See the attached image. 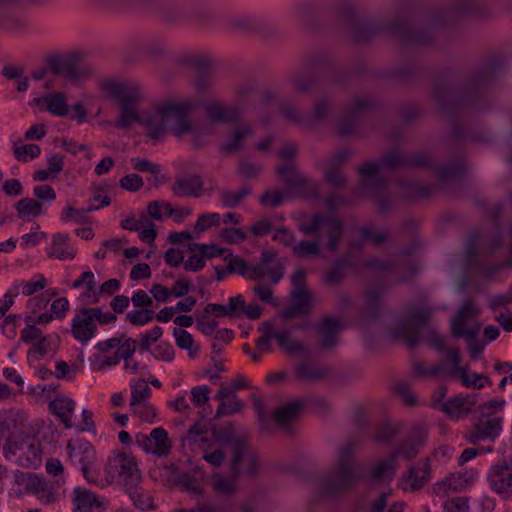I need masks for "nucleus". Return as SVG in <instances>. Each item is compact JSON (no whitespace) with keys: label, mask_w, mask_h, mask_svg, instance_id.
Listing matches in <instances>:
<instances>
[{"label":"nucleus","mask_w":512,"mask_h":512,"mask_svg":"<svg viewBox=\"0 0 512 512\" xmlns=\"http://www.w3.org/2000/svg\"><path fill=\"white\" fill-rule=\"evenodd\" d=\"M292 21L305 30L316 27V16L308 3L298 2L293 4L289 10Z\"/></svg>","instance_id":"obj_31"},{"label":"nucleus","mask_w":512,"mask_h":512,"mask_svg":"<svg viewBox=\"0 0 512 512\" xmlns=\"http://www.w3.org/2000/svg\"><path fill=\"white\" fill-rule=\"evenodd\" d=\"M341 322L339 319L330 316H324L316 326L318 335L317 349L329 351L335 349L340 341Z\"/></svg>","instance_id":"obj_18"},{"label":"nucleus","mask_w":512,"mask_h":512,"mask_svg":"<svg viewBox=\"0 0 512 512\" xmlns=\"http://www.w3.org/2000/svg\"><path fill=\"white\" fill-rule=\"evenodd\" d=\"M164 208L167 217L173 218L176 223H181L183 220L192 214V209L189 207H173L172 204L165 200H156L149 202L147 205V214L158 221L164 219L163 214H158L156 209Z\"/></svg>","instance_id":"obj_26"},{"label":"nucleus","mask_w":512,"mask_h":512,"mask_svg":"<svg viewBox=\"0 0 512 512\" xmlns=\"http://www.w3.org/2000/svg\"><path fill=\"white\" fill-rule=\"evenodd\" d=\"M106 90L120 106V116L115 127L126 130L133 123L146 127L147 116H141L137 108V103L142 100V93L137 85L112 82L106 85Z\"/></svg>","instance_id":"obj_6"},{"label":"nucleus","mask_w":512,"mask_h":512,"mask_svg":"<svg viewBox=\"0 0 512 512\" xmlns=\"http://www.w3.org/2000/svg\"><path fill=\"white\" fill-rule=\"evenodd\" d=\"M479 313L480 310L476 307L474 300L472 298L465 299L456 316L451 320L452 335L455 338H465L467 341L476 339L480 331V325L475 323L467 327L466 321Z\"/></svg>","instance_id":"obj_13"},{"label":"nucleus","mask_w":512,"mask_h":512,"mask_svg":"<svg viewBox=\"0 0 512 512\" xmlns=\"http://www.w3.org/2000/svg\"><path fill=\"white\" fill-rule=\"evenodd\" d=\"M291 188L305 199H317L319 197L317 184L304 177L298 179Z\"/></svg>","instance_id":"obj_54"},{"label":"nucleus","mask_w":512,"mask_h":512,"mask_svg":"<svg viewBox=\"0 0 512 512\" xmlns=\"http://www.w3.org/2000/svg\"><path fill=\"white\" fill-rule=\"evenodd\" d=\"M16 483L24 486L26 493L35 495L43 504H52L58 499L54 485L37 474L18 472Z\"/></svg>","instance_id":"obj_14"},{"label":"nucleus","mask_w":512,"mask_h":512,"mask_svg":"<svg viewBox=\"0 0 512 512\" xmlns=\"http://www.w3.org/2000/svg\"><path fill=\"white\" fill-rule=\"evenodd\" d=\"M71 501L73 503V512H92L93 507L100 506L96 495L82 487L74 488Z\"/></svg>","instance_id":"obj_34"},{"label":"nucleus","mask_w":512,"mask_h":512,"mask_svg":"<svg viewBox=\"0 0 512 512\" xmlns=\"http://www.w3.org/2000/svg\"><path fill=\"white\" fill-rule=\"evenodd\" d=\"M71 286L73 288L85 287L86 291L83 293V295L87 298L92 299L94 289L96 288V281H95V276H94L93 272L92 271L83 272L75 281H73Z\"/></svg>","instance_id":"obj_60"},{"label":"nucleus","mask_w":512,"mask_h":512,"mask_svg":"<svg viewBox=\"0 0 512 512\" xmlns=\"http://www.w3.org/2000/svg\"><path fill=\"white\" fill-rule=\"evenodd\" d=\"M173 193L182 198H198L203 194V181L199 175L177 177L172 185Z\"/></svg>","instance_id":"obj_25"},{"label":"nucleus","mask_w":512,"mask_h":512,"mask_svg":"<svg viewBox=\"0 0 512 512\" xmlns=\"http://www.w3.org/2000/svg\"><path fill=\"white\" fill-rule=\"evenodd\" d=\"M401 191L404 198L408 200H425L438 189L437 185H427L419 182H402Z\"/></svg>","instance_id":"obj_36"},{"label":"nucleus","mask_w":512,"mask_h":512,"mask_svg":"<svg viewBox=\"0 0 512 512\" xmlns=\"http://www.w3.org/2000/svg\"><path fill=\"white\" fill-rule=\"evenodd\" d=\"M75 402L71 398L58 397L49 403V410L57 416L66 429L73 427L72 416Z\"/></svg>","instance_id":"obj_32"},{"label":"nucleus","mask_w":512,"mask_h":512,"mask_svg":"<svg viewBox=\"0 0 512 512\" xmlns=\"http://www.w3.org/2000/svg\"><path fill=\"white\" fill-rule=\"evenodd\" d=\"M502 67L503 64L495 59L487 61L478 71L466 78L459 91L446 84H438L433 91L434 102L446 115H461L483 108L484 92Z\"/></svg>","instance_id":"obj_2"},{"label":"nucleus","mask_w":512,"mask_h":512,"mask_svg":"<svg viewBox=\"0 0 512 512\" xmlns=\"http://www.w3.org/2000/svg\"><path fill=\"white\" fill-rule=\"evenodd\" d=\"M374 102L370 99H359L347 110L344 120L338 127V133L341 136H347L357 131V127L362 119L365 117L366 112L373 106Z\"/></svg>","instance_id":"obj_21"},{"label":"nucleus","mask_w":512,"mask_h":512,"mask_svg":"<svg viewBox=\"0 0 512 512\" xmlns=\"http://www.w3.org/2000/svg\"><path fill=\"white\" fill-rule=\"evenodd\" d=\"M252 133L249 125H241L234 130L232 136L221 145V151L225 153H234L241 150L244 146V139Z\"/></svg>","instance_id":"obj_44"},{"label":"nucleus","mask_w":512,"mask_h":512,"mask_svg":"<svg viewBox=\"0 0 512 512\" xmlns=\"http://www.w3.org/2000/svg\"><path fill=\"white\" fill-rule=\"evenodd\" d=\"M292 303H294L304 314H310L312 309L311 294L307 289H297L291 292Z\"/></svg>","instance_id":"obj_58"},{"label":"nucleus","mask_w":512,"mask_h":512,"mask_svg":"<svg viewBox=\"0 0 512 512\" xmlns=\"http://www.w3.org/2000/svg\"><path fill=\"white\" fill-rule=\"evenodd\" d=\"M330 64V58L324 53H316L309 56L301 70L297 71L290 77V82L298 92H308L315 83L314 73L326 68Z\"/></svg>","instance_id":"obj_12"},{"label":"nucleus","mask_w":512,"mask_h":512,"mask_svg":"<svg viewBox=\"0 0 512 512\" xmlns=\"http://www.w3.org/2000/svg\"><path fill=\"white\" fill-rule=\"evenodd\" d=\"M480 11L478 0H447L414 13L405 3L393 6L387 14L368 21L357 7L347 1L335 6V13L347 29L350 40L365 44L375 37L390 35L415 46L432 45L438 33Z\"/></svg>","instance_id":"obj_1"},{"label":"nucleus","mask_w":512,"mask_h":512,"mask_svg":"<svg viewBox=\"0 0 512 512\" xmlns=\"http://www.w3.org/2000/svg\"><path fill=\"white\" fill-rule=\"evenodd\" d=\"M226 22L241 31L256 32L263 26V20L256 16L238 15L231 19H227Z\"/></svg>","instance_id":"obj_47"},{"label":"nucleus","mask_w":512,"mask_h":512,"mask_svg":"<svg viewBox=\"0 0 512 512\" xmlns=\"http://www.w3.org/2000/svg\"><path fill=\"white\" fill-rule=\"evenodd\" d=\"M13 152L18 161L28 162L41 154V148L36 144L15 145Z\"/></svg>","instance_id":"obj_57"},{"label":"nucleus","mask_w":512,"mask_h":512,"mask_svg":"<svg viewBox=\"0 0 512 512\" xmlns=\"http://www.w3.org/2000/svg\"><path fill=\"white\" fill-rule=\"evenodd\" d=\"M195 107L193 101L169 100L155 107L147 115V135L151 139H162L168 132L180 138L192 131L190 114Z\"/></svg>","instance_id":"obj_5"},{"label":"nucleus","mask_w":512,"mask_h":512,"mask_svg":"<svg viewBox=\"0 0 512 512\" xmlns=\"http://www.w3.org/2000/svg\"><path fill=\"white\" fill-rule=\"evenodd\" d=\"M236 298L239 299L240 304H238L239 308L236 312L235 319L246 317L249 320H257L261 317L263 309L260 305L256 303L246 305L244 296L242 294L236 295Z\"/></svg>","instance_id":"obj_53"},{"label":"nucleus","mask_w":512,"mask_h":512,"mask_svg":"<svg viewBox=\"0 0 512 512\" xmlns=\"http://www.w3.org/2000/svg\"><path fill=\"white\" fill-rule=\"evenodd\" d=\"M190 19L195 25L205 30L218 29L223 26L227 20L222 13L208 7L194 10L190 15Z\"/></svg>","instance_id":"obj_28"},{"label":"nucleus","mask_w":512,"mask_h":512,"mask_svg":"<svg viewBox=\"0 0 512 512\" xmlns=\"http://www.w3.org/2000/svg\"><path fill=\"white\" fill-rule=\"evenodd\" d=\"M292 253L300 259L316 258L321 254L320 235L314 240H301L292 246Z\"/></svg>","instance_id":"obj_42"},{"label":"nucleus","mask_w":512,"mask_h":512,"mask_svg":"<svg viewBox=\"0 0 512 512\" xmlns=\"http://www.w3.org/2000/svg\"><path fill=\"white\" fill-rule=\"evenodd\" d=\"M49 68L54 75H61L72 82L78 81L84 75V71L78 67L74 56L53 57L49 60Z\"/></svg>","instance_id":"obj_27"},{"label":"nucleus","mask_w":512,"mask_h":512,"mask_svg":"<svg viewBox=\"0 0 512 512\" xmlns=\"http://www.w3.org/2000/svg\"><path fill=\"white\" fill-rule=\"evenodd\" d=\"M173 335L175 337L176 345L180 349L188 351L189 358L194 359L199 355L200 346L195 344L190 332L185 329L174 328Z\"/></svg>","instance_id":"obj_46"},{"label":"nucleus","mask_w":512,"mask_h":512,"mask_svg":"<svg viewBox=\"0 0 512 512\" xmlns=\"http://www.w3.org/2000/svg\"><path fill=\"white\" fill-rule=\"evenodd\" d=\"M22 285L21 292L25 296H31L35 294L36 292L43 290L46 285L47 281L43 274H35L29 281H20Z\"/></svg>","instance_id":"obj_61"},{"label":"nucleus","mask_w":512,"mask_h":512,"mask_svg":"<svg viewBox=\"0 0 512 512\" xmlns=\"http://www.w3.org/2000/svg\"><path fill=\"white\" fill-rule=\"evenodd\" d=\"M428 430L425 424L416 423L412 426L410 434L403 439L391 454L396 460L398 457L412 459L417 456L420 448L425 444Z\"/></svg>","instance_id":"obj_17"},{"label":"nucleus","mask_w":512,"mask_h":512,"mask_svg":"<svg viewBox=\"0 0 512 512\" xmlns=\"http://www.w3.org/2000/svg\"><path fill=\"white\" fill-rule=\"evenodd\" d=\"M436 310L424 301L410 303L401 317V326L396 335L404 339L409 347H414L421 340L419 328L429 321Z\"/></svg>","instance_id":"obj_7"},{"label":"nucleus","mask_w":512,"mask_h":512,"mask_svg":"<svg viewBox=\"0 0 512 512\" xmlns=\"http://www.w3.org/2000/svg\"><path fill=\"white\" fill-rule=\"evenodd\" d=\"M125 492L129 495L134 506L142 511L154 510L156 505L153 502V497L146 491L136 486L131 490L125 489Z\"/></svg>","instance_id":"obj_48"},{"label":"nucleus","mask_w":512,"mask_h":512,"mask_svg":"<svg viewBox=\"0 0 512 512\" xmlns=\"http://www.w3.org/2000/svg\"><path fill=\"white\" fill-rule=\"evenodd\" d=\"M353 266L352 253H345L342 257L336 259L326 270L323 276L324 284L330 287L339 285L345 276V269L353 268Z\"/></svg>","instance_id":"obj_30"},{"label":"nucleus","mask_w":512,"mask_h":512,"mask_svg":"<svg viewBox=\"0 0 512 512\" xmlns=\"http://www.w3.org/2000/svg\"><path fill=\"white\" fill-rule=\"evenodd\" d=\"M227 272L251 279L252 266H249L248 263L239 256H231L227 265Z\"/></svg>","instance_id":"obj_59"},{"label":"nucleus","mask_w":512,"mask_h":512,"mask_svg":"<svg viewBox=\"0 0 512 512\" xmlns=\"http://www.w3.org/2000/svg\"><path fill=\"white\" fill-rule=\"evenodd\" d=\"M327 374V369L318 364H312L306 360L300 362L295 367V376L302 381H317L323 379Z\"/></svg>","instance_id":"obj_39"},{"label":"nucleus","mask_w":512,"mask_h":512,"mask_svg":"<svg viewBox=\"0 0 512 512\" xmlns=\"http://www.w3.org/2000/svg\"><path fill=\"white\" fill-rule=\"evenodd\" d=\"M303 407L304 404L301 401L285 403L274 411L273 420L278 426L286 427L298 418Z\"/></svg>","instance_id":"obj_33"},{"label":"nucleus","mask_w":512,"mask_h":512,"mask_svg":"<svg viewBox=\"0 0 512 512\" xmlns=\"http://www.w3.org/2000/svg\"><path fill=\"white\" fill-rule=\"evenodd\" d=\"M3 454L8 461L25 468H36L41 465V444L31 436L8 437L3 446Z\"/></svg>","instance_id":"obj_8"},{"label":"nucleus","mask_w":512,"mask_h":512,"mask_svg":"<svg viewBox=\"0 0 512 512\" xmlns=\"http://www.w3.org/2000/svg\"><path fill=\"white\" fill-rule=\"evenodd\" d=\"M396 167H425L435 171L439 182L444 183L461 179L466 170V163L463 159H458L450 165L440 168L427 153L418 152L407 155L391 151L377 162H366L359 166L358 172L361 176L370 178V184L376 189L383 190L387 186V181L379 177V172L386 168ZM363 185H369L368 181L365 180Z\"/></svg>","instance_id":"obj_3"},{"label":"nucleus","mask_w":512,"mask_h":512,"mask_svg":"<svg viewBox=\"0 0 512 512\" xmlns=\"http://www.w3.org/2000/svg\"><path fill=\"white\" fill-rule=\"evenodd\" d=\"M40 103H45L46 110L52 115L57 117H63L68 114V105L64 94L62 93H50L44 98L35 99Z\"/></svg>","instance_id":"obj_40"},{"label":"nucleus","mask_w":512,"mask_h":512,"mask_svg":"<svg viewBox=\"0 0 512 512\" xmlns=\"http://www.w3.org/2000/svg\"><path fill=\"white\" fill-rule=\"evenodd\" d=\"M330 110V103L325 100H319L312 111L311 114L305 115V127L312 128L319 123L323 122Z\"/></svg>","instance_id":"obj_52"},{"label":"nucleus","mask_w":512,"mask_h":512,"mask_svg":"<svg viewBox=\"0 0 512 512\" xmlns=\"http://www.w3.org/2000/svg\"><path fill=\"white\" fill-rule=\"evenodd\" d=\"M111 203L110 197L103 198L102 202L98 205L88 204L86 208H73L67 207L61 214V221H74L76 223H83L86 219V214L98 210L103 207L109 206Z\"/></svg>","instance_id":"obj_38"},{"label":"nucleus","mask_w":512,"mask_h":512,"mask_svg":"<svg viewBox=\"0 0 512 512\" xmlns=\"http://www.w3.org/2000/svg\"><path fill=\"white\" fill-rule=\"evenodd\" d=\"M248 457L250 467L247 471L249 475H254L256 473V463L255 459L248 455V447L244 441L237 440L233 444V457L231 460V470L233 475L236 477L241 474L240 464Z\"/></svg>","instance_id":"obj_35"},{"label":"nucleus","mask_w":512,"mask_h":512,"mask_svg":"<svg viewBox=\"0 0 512 512\" xmlns=\"http://www.w3.org/2000/svg\"><path fill=\"white\" fill-rule=\"evenodd\" d=\"M66 449L71 462L80 466L84 477L88 479L90 466L95 461L93 446L87 441H78L77 443L69 442Z\"/></svg>","instance_id":"obj_22"},{"label":"nucleus","mask_w":512,"mask_h":512,"mask_svg":"<svg viewBox=\"0 0 512 512\" xmlns=\"http://www.w3.org/2000/svg\"><path fill=\"white\" fill-rule=\"evenodd\" d=\"M502 422V417H483L465 434V439L474 445L486 440L494 442L502 431Z\"/></svg>","instance_id":"obj_19"},{"label":"nucleus","mask_w":512,"mask_h":512,"mask_svg":"<svg viewBox=\"0 0 512 512\" xmlns=\"http://www.w3.org/2000/svg\"><path fill=\"white\" fill-rule=\"evenodd\" d=\"M18 218L29 221L32 217L43 213L42 204L33 198H22L15 205Z\"/></svg>","instance_id":"obj_45"},{"label":"nucleus","mask_w":512,"mask_h":512,"mask_svg":"<svg viewBox=\"0 0 512 512\" xmlns=\"http://www.w3.org/2000/svg\"><path fill=\"white\" fill-rule=\"evenodd\" d=\"M151 439L153 444V454L157 457L167 456L172 448L171 440L167 431L162 427H157L151 431Z\"/></svg>","instance_id":"obj_43"},{"label":"nucleus","mask_w":512,"mask_h":512,"mask_svg":"<svg viewBox=\"0 0 512 512\" xmlns=\"http://www.w3.org/2000/svg\"><path fill=\"white\" fill-rule=\"evenodd\" d=\"M238 304H240L239 299L236 296L229 297L228 304H218V303H209L203 309V314L205 316H209V314H214L216 317H228L234 318L236 312L238 311Z\"/></svg>","instance_id":"obj_41"},{"label":"nucleus","mask_w":512,"mask_h":512,"mask_svg":"<svg viewBox=\"0 0 512 512\" xmlns=\"http://www.w3.org/2000/svg\"><path fill=\"white\" fill-rule=\"evenodd\" d=\"M479 235L473 233L470 235L464 247L465 262L464 268L466 271H471L479 265L477 258V246Z\"/></svg>","instance_id":"obj_50"},{"label":"nucleus","mask_w":512,"mask_h":512,"mask_svg":"<svg viewBox=\"0 0 512 512\" xmlns=\"http://www.w3.org/2000/svg\"><path fill=\"white\" fill-rule=\"evenodd\" d=\"M487 480L492 491L508 498L512 495V461L503 459L491 466Z\"/></svg>","instance_id":"obj_15"},{"label":"nucleus","mask_w":512,"mask_h":512,"mask_svg":"<svg viewBox=\"0 0 512 512\" xmlns=\"http://www.w3.org/2000/svg\"><path fill=\"white\" fill-rule=\"evenodd\" d=\"M69 239L70 237L66 233L54 234L51 245L46 250L48 257L61 261L74 259L77 251L70 245Z\"/></svg>","instance_id":"obj_29"},{"label":"nucleus","mask_w":512,"mask_h":512,"mask_svg":"<svg viewBox=\"0 0 512 512\" xmlns=\"http://www.w3.org/2000/svg\"><path fill=\"white\" fill-rule=\"evenodd\" d=\"M250 194L251 189L246 186L236 192L222 190L220 192L219 201L223 207L232 209L237 207Z\"/></svg>","instance_id":"obj_49"},{"label":"nucleus","mask_w":512,"mask_h":512,"mask_svg":"<svg viewBox=\"0 0 512 512\" xmlns=\"http://www.w3.org/2000/svg\"><path fill=\"white\" fill-rule=\"evenodd\" d=\"M43 2L44 0H22L18 5L40 4ZM7 6H0V28L14 35H24L31 32L32 26L28 19L22 15L4 10L3 8ZM9 6H17V4H10Z\"/></svg>","instance_id":"obj_20"},{"label":"nucleus","mask_w":512,"mask_h":512,"mask_svg":"<svg viewBox=\"0 0 512 512\" xmlns=\"http://www.w3.org/2000/svg\"><path fill=\"white\" fill-rule=\"evenodd\" d=\"M430 478V463L428 459L418 462L412 466L407 474V481L411 491L421 489Z\"/></svg>","instance_id":"obj_37"},{"label":"nucleus","mask_w":512,"mask_h":512,"mask_svg":"<svg viewBox=\"0 0 512 512\" xmlns=\"http://www.w3.org/2000/svg\"><path fill=\"white\" fill-rule=\"evenodd\" d=\"M298 230L304 235H316L322 230L328 238V250L335 252L341 242L344 226L343 222L331 215L316 213L311 217H305L298 225Z\"/></svg>","instance_id":"obj_9"},{"label":"nucleus","mask_w":512,"mask_h":512,"mask_svg":"<svg viewBox=\"0 0 512 512\" xmlns=\"http://www.w3.org/2000/svg\"><path fill=\"white\" fill-rule=\"evenodd\" d=\"M476 404L475 395H457L443 402L439 410L452 419L458 420L472 411Z\"/></svg>","instance_id":"obj_24"},{"label":"nucleus","mask_w":512,"mask_h":512,"mask_svg":"<svg viewBox=\"0 0 512 512\" xmlns=\"http://www.w3.org/2000/svg\"><path fill=\"white\" fill-rule=\"evenodd\" d=\"M244 407V403L238 399L237 397H232L230 401H222L220 402L215 417L220 418L223 416L231 415L234 413H238Z\"/></svg>","instance_id":"obj_64"},{"label":"nucleus","mask_w":512,"mask_h":512,"mask_svg":"<svg viewBox=\"0 0 512 512\" xmlns=\"http://www.w3.org/2000/svg\"><path fill=\"white\" fill-rule=\"evenodd\" d=\"M284 275V263L271 250L261 253L259 263L252 266L251 280L269 277L272 284H277Z\"/></svg>","instance_id":"obj_16"},{"label":"nucleus","mask_w":512,"mask_h":512,"mask_svg":"<svg viewBox=\"0 0 512 512\" xmlns=\"http://www.w3.org/2000/svg\"><path fill=\"white\" fill-rule=\"evenodd\" d=\"M97 325L89 312V308L81 309L72 319L71 333L73 337L82 343L88 342L95 336Z\"/></svg>","instance_id":"obj_23"},{"label":"nucleus","mask_w":512,"mask_h":512,"mask_svg":"<svg viewBox=\"0 0 512 512\" xmlns=\"http://www.w3.org/2000/svg\"><path fill=\"white\" fill-rule=\"evenodd\" d=\"M355 443L349 441L338 453L334 466L315 484L320 498L337 497L355 486L363 476V468L354 457Z\"/></svg>","instance_id":"obj_4"},{"label":"nucleus","mask_w":512,"mask_h":512,"mask_svg":"<svg viewBox=\"0 0 512 512\" xmlns=\"http://www.w3.org/2000/svg\"><path fill=\"white\" fill-rule=\"evenodd\" d=\"M120 287H121V283L118 279H115V278L109 279V280L105 281L99 287L98 290H96V288L94 289L92 299L90 302L93 304H96L99 302L101 295L111 296V295L115 294L117 291H119Z\"/></svg>","instance_id":"obj_62"},{"label":"nucleus","mask_w":512,"mask_h":512,"mask_svg":"<svg viewBox=\"0 0 512 512\" xmlns=\"http://www.w3.org/2000/svg\"><path fill=\"white\" fill-rule=\"evenodd\" d=\"M264 327L266 328L264 335L256 340V348L259 352H270L271 339H275L287 354L308 357V347L300 341L293 340L290 337V331L272 329L268 323H265Z\"/></svg>","instance_id":"obj_11"},{"label":"nucleus","mask_w":512,"mask_h":512,"mask_svg":"<svg viewBox=\"0 0 512 512\" xmlns=\"http://www.w3.org/2000/svg\"><path fill=\"white\" fill-rule=\"evenodd\" d=\"M107 471L118 477L124 489L139 486L142 479L135 458L126 452H113L108 458Z\"/></svg>","instance_id":"obj_10"},{"label":"nucleus","mask_w":512,"mask_h":512,"mask_svg":"<svg viewBox=\"0 0 512 512\" xmlns=\"http://www.w3.org/2000/svg\"><path fill=\"white\" fill-rule=\"evenodd\" d=\"M457 376H459L461 383L466 387L482 389L485 386V384L492 385L490 379L484 374H467L463 367L457 368Z\"/></svg>","instance_id":"obj_51"},{"label":"nucleus","mask_w":512,"mask_h":512,"mask_svg":"<svg viewBox=\"0 0 512 512\" xmlns=\"http://www.w3.org/2000/svg\"><path fill=\"white\" fill-rule=\"evenodd\" d=\"M152 390L145 379H140L131 387L130 406L145 402L151 396Z\"/></svg>","instance_id":"obj_56"},{"label":"nucleus","mask_w":512,"mask_h":512,"mask_svg":"<svg viewBox=\"0 0 512 512\" xmlns=\"http://www.w3.org/2000/svg\"><path fill=\"white\" fill-rule=\"evenodd\" d=\"M476 475L477 472L475 471H471L470 473L458 472L451 474L449 477H446V481L450 490L456 492L470 485Z\"/></svg>","instance_id":"obj_55"},{"label":"nucleus","mask_w":512,"mask_h":512,"mask_svg":"<svg viewBox=\"0 0 512 512\" xmlns=\"http://www.w3.org/2000/svg\"><path fill=\"white\" fill-rule=\"evenodd\" d=\"M221 221L219 213H204L199 215L197 221L194 224L196 232H204L213 226H218Z\"/></svg>","instance_id":"obj_63"}]
</instances>
